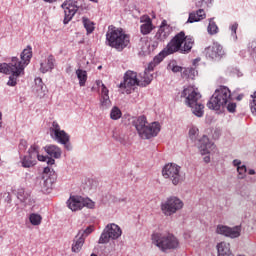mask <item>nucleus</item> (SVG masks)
Listing matches in <instances>:
<instances>
[{
  "label": "nucleus",
  "instance_id": "obj_3",
  "mask_svg": "<svg viewBox=\"0 0 256 256\" xmlns=\"http://www.w3.org/2000/svg\"><path fill=\"white\" fill-rule=\"evenodd\" d=\"M181 97L185 99V105L190 107L195 117L205 115V105L201 102V93L195 86H187L183 89Z\"/></svg>",
  "mask_w": 256,
  "mask_h": 256
},
{
  "label": "nucleus",
  "instance_id": "obj_1",
  "mask_svg": "<svg viewBox=\"0 0 256 256\" xmlns=\"http://www.w3.org/2000/svg\"><path fill=\"white\" fill-rule=\"evenodd\" d=\"M193 38L191 36H185V32L181 31L176 34L173 39L167 44V46L154 57L153 61L156 65H159L165 57L173 55V53H189L193 49Z\"/></svg>",
  "mask_w": 256,
  "mask_h": 256
},
{
  "label": "nucleus",
  "instance_id": "obj_14",
  "mask_svg": "<svg viewBox=\"0 0 256 256\" xmlns=\"http://www.w3.org/2000/svg\"><path fill=\"white\" fill-rule=\"evenodd\" d=\"M49 133L51 139L57 143H67V141H70L71 139L65 130H61V126L59 123H57V121L52 122L49 128Z\"/></svg>",
  "mask_w": 256,
  "mask_h": 256
},
{
  "label": "nucleus",
  "instance_id": "obj_15",
  "mask_svg": "<svg viewBox=\"0 0 256 256\" xmlns=\"http://www.w3.org/2000/svg\"><path fill=\"white\" fill-rule=\"evenodd\" d=\"M218 235H224L230 237V239H237L241 235V226H235L233 228L223 225H218L216 228Z\"/></svg>",
  "mask_w": 256,
  "mask_h": 256
},
{
  "label": "nucleus",
  "instance_id": "obj_24",
  "mask_svg": "<svg viewBox=\"0 0 256 256\" xmlns=\"http://www.w3.org/2000/svg\"><path fill=\"white\" fill-rule=\"evenodd\" d=\"M84 243H85V237H83V234L78 233L72 244V252L79 253L81 249H83Z\"/></svg>",
  "mask_w": 256,
  "mask_h": 256
},
{
  "label": "nucleus",
  "instance_id": "obj_16",
  "mask_svg": "<svg viewBox=\"0 0 256 256\" xmlns=\"http://www.w3.org/2000/svg\"><path fill=\"white\" fill-rule=\"evenodd\" d=\"M135 85H139V79H137V72L128 70L124 75V81L120 83V89H131V87H135Z\"/></svg>",
  "mask_w": 256,
  "mask_h": 256
},
{
  "label": "nucleus",
  "instance_id": "obj_51",
  "mask_svg": "<svg viewBox=\"0 0 256 256\" xmlns=\"http://www.w3.org/2000/svg\"><path fill=\"white\" fill-rule=\"evenodd\" d=\"M184 239H185L186 241H189V239H191V232H185V233H184Z\"/></svg>",
  "mask_w": 256,
  "mask_h": 256
},
{
  "label": "nucleus",
  "instance_id": "obj_30",
  "mask_svg": "<svg viewBox=\"0 0 256 256\" xmlns=\"http://www.w3.org/2000/svg\"><path fill=\"white\" fill-rule=\"evenodd\" d=\"M76 75H77L80 87H85V84L87 83V71L83 69H77Z\"/></svg>",
  "mask_w": 256,
  "mask_h": 256
},
{
  "label": "nucleus",
  "instance_id": "obj_40",
  "mask_svg": "<svg viewBox=\"0 0 256 256\" xmlns=\"http://www.w3.org/2000/svg\"><path fill=\"white\" fill-rule=\"evenodd\" d=\"M237 171H238V179H245L247 175V166L242 164V166H238Z\"/></svg>",
  "mask_w": 256,
  "mask_h": 256
},
{
  "label": "nucleus",
  "instance_id": "obj_23",
  "mask_svg": "<svg viewBox=\"0 0 256 256\" xmlns=\"http://www.w3.org/2000/svg\"><path fill=\"white\" fill-rule=\"evenodd\" d=\"M44 149L50 157H53L54 159H61V155L63 152L61 151V148H59V146L51 144L45 146Z\"/></svg>",
  "mask_w": 256,
  "mask_h": 256
},
{
  "label": "nucleus",
  "instance_id": "obj_22",
  "mask_svg": "<svg viewBox=\"0 0 256 256\" xmlns=\"http://www.w3.org/2000/svg\"><path fill=\"white\" fill-rule=\"evenodd\" d=\"M111 107V99L109 98V89H103L100 93V109H109Z\"/></svg>",
  "mask_w": 256,
  "mask_h": 256
},
{
  "label": "nucleus",
  "instance_id": "obj_29",
  "mask_svg": "<svg viewBox=\"0 0 256 256\" xmlns=\"http://www.w3.org/2000/svg\"><path fill=\"white\" fill-rule=\"evenodd\" d=\"M17 199L21 201V203H25V205H29L31 203V195L25 192V189H18Z\"/></svg>",
  "mask_w": 256,
  "mask_h": 256
},
{
  "label": "nucleus",
  "instance_id": "obj_32",
  "mask_svg": "<svg viewBox=\"0 0 256 256\" xmlns=\"http://www.w3.org/2000/svg\"><path fill=\"white\" fill-rule=\"evenodd\" d=\"M21 165L25 169L30 168V167H35V165H37V160H34L29 155H27L21 159Z\"/></svg>",
  "mask_w": 256,
  "mask_h": 256
},
{
  "label": "nucleus",
  "instance_id": "obj_34",
  "mask_svg": "<svg viewBox=\"0 0 256 256\" xmlns=\"http://www.w3.org/2000/svg\"><path fill=\"white\" fill-rule=\"evenodd\" d=\"M39 145H31L28 149V155L30 156V159H33L34 161H37V157H39Z\"/></svg>",
  "mask_w": 256,
  "mask_h": 256
},
{
  "label": "nucleus",
  "instance_id": "obj_48",
  "mask_svg": "<svg viewBox=\"0 0 256 256\" xmlns=\"http://www.w3.org/2000/svg\"><path fill=\"white\" fill-rule=\"evenodd\" d=\"M61 145H64L65 149H67V151H71V149H73V146H71V143H69V141H67L66 143H60Z\"/></svg>",
  "mask_w": 256,
  "mask_h": 256
},
{
  "label": "nucleus",
  "instance_id": "obj_25",
  "mask_svg": "<svg viewBox=\"0 0 256 256\" xmlns=\"http://www.w3.org/2000/svg\"><path fill=\"white\" fill-rule=\"evenodd\" d=\"M218 256H233L231 245L227 242H220L217 245Z\"/></svg>",
  "mask_w": 256,
  "mask_h": 256
},
{
  "label": "nucleus",
  "instance_id": "obj_37",
  "mask_svg": "<svg viewBox=\"0 0 256 256\" xmlns=\"http://www.w3.org/2000/svg\"><path fill=\"white\" fill-rule=\"evenodd\" d=\"M121 110L118 107H113L110 111V119L113 121H117V119H121Z\"/></svg>",
  "mask_w": 256,
  "mask_h": 256
},
{
  "label": "nucleus",
  "instance_id": "obj_28",
  "mask_svg": "<svg viewBox=\"0 0 256 256\" xmlns=\"http://www.w3.org/2000/svg\"><path fill=\"white\" fill-rule=\"evenodd\" d=\"M40 186L42 193H51L53 181L51 180V178H42L40 181Z\"/></svg>",
  "mask_w": 256,
  "mask_h": 256
},
{
  "label": "nucleus",
  "instance_id": "obj_10",
  "mask_svg": "<svg viewBox=\"0 0 256 256\" xmlns=\"http://www.w3.org/2000/svg\"><path fill=\"white\" fill-rule=\"evenodd\" d=\"M183 205L181 199L176 196H171L161 203V211L165 217H171V215H175L177 211H181Z\"/></svg>",
  "mask_w": 256,
  "mask_h": 256
},
{
  "label": "nucleus",
  "instance_id": "obj_44",
  "mask_svg": "<svg viewBox=\"0 0 256 256\" xmlns=\"http://www.w3.org/2000/svg\"><path fill=\"white\" fill-rule=\"evenodd\" d=\"M19 150L26 151L27 150V140H21L19 143Z\"/></svg>",
  "mask_w": 256,
  "mask_h": 256
},
{
  "label": "nucleus",
  "instance_id": "obj_56",
  "mask_svg": "<svg viewBox=\"0 0 256 256\" xmlns=\"http://www.w3.org/2000/svg\"><path fill=\"white\" fill-rule=\"evenodd\" d=\"M43 1H45V3H55V1L57 0H43Z\"/></svg>",
  "mask_w": 256,
  "mask_h": 256
},
{
  "label": "nucleus",
  "instance_id": "obj_11",
  "mask_svg": "<svg viewBox=\"0 0 256 256\" xmlns=\"http://www.w3.org/2000/svg\"><path fill=\"white\" fill-rule=\"evenodd\" d=\"M121 235H123V231L121 230V227H119V225L115 223L108 224L100 235L98 243L99 245H105L106 243H109L111 239H119Z\"/></svg>",
  "mask_w": 256,
  "mask_h": 256
},
{
  "label": "nucleus",
  "instance_id": "obj_21",
  "mask_svg": "<svg viewBox=\"0 0 256 256\" xmlns=\"http://www.w3.org/2000/svg\"><path fill=\"white\" fill-rule=\"evenodd\" d=\"M207 17L204 9H199L197 11H193L189 14L187 23H199V21H203Z\"/></svg>",
  "mask_w": 256,
  "mask_h": 256
},
{
  "label": "nucleus",
  "instance_id": "obj_39",
  "mask_svg": "<svg viewBox=\"0 0 256 256\" xmlns=\"http://www.w3.org/2000/svg\"><path fill=\"white\" fill-rule=\"evenodd\" d=\"M238 28H239V24L237 22H234L229 26V29L231 31V38L233 39V41L237 40V29Z\"/></svg>",
  "mask_w": 256,
  "mask_h": 256
},
{
  "label": "nucleus",
  "instance_id": "obj_38",
  "mask_svg": "<svg viewBox=\"0 0 256 256\" xmlns=\"http://www.w3.org/2000/svg\"><path fill=\"white\" fill-rule=\"evenodd\" d=\"M141 78L145 85H149V83L153 81V74L147 70H144V73L141 75Z\"/></svg>",
  "mask_w": 256,
  "mask_h": 256
},
{
  "label": "nucleus",
  "instance_id": "obj_55",
  "mask_svg": "<svg viewBox=\"0 0 256 256\" xmlns=\"http://www.w3.org/2000/svg\"><path fill=\"white\" fill-rule=\"evenodd\" d=\"M141 41L146 42L147 47H151V44H148V43H147V38H144V39H143V38H141Z\"/></svg>",
  "mask_w": 256,
  "mask_h": 256
},
{
  "label": "nucleus",
  "instance_id": "obj_12",
  "mask_svg": "<svg viewBox=\"0 0 256 256\" xmlns=\"http://www.w3.org/2000/svg\"><path fill=\"white\" fill-rule=\"evenodd\" d=\"M68 207L71 211H81L83 207L88 209H95V202L89 198H83L81 196H72L67 201Z\"/></svg>",
  "mask_w": 256,
  "mask_h": 256
},
{
  "label": "nucleus",
  "instance_id": "obj_6",
  "mask_svg": "<svg viewBox=\"0 0 256 256\" xmlns=\"http://www.w3.org/2000/svg\"><path fill=\"white\" fill-rule=\"evenodd\" d=\"M106 43L117 51H123L129 45V35L121 28L109 29L106 33Z\"/></svg>",
  "mask_w": 256,
  "mask_h": 256
},
{
  "label": "nucleus",
  "instance_id": "obj_31",
  "mask_svg": "<svg viewBox=\"0 0 256 256\" xmlns=\"http://www.w3.org/2000/svg\"><path fill=\"white\" fill-rule=\"evenodd\" d=\"M197 75H198V72H197V69H195V67L184 68L182 72V77H186L187 79H195Z\"/></svg>",
  "mask_w": 256,
  "mask_h": 256
},
{
  "label": "nucleus",
  "instance_id": "obj_18",
  "mask_svg": "<svg viewBox=\"0 0 256 256\" xmlns=\"http://www.w3.org/2000/svg\"><path fill=\"white\" fill-rule=\"evenodd\" d=\"M171 33H173V28H171V26L167 25L166 22L163 21L154 38L157 41H165V39H167Z\"/></svg>",
  "mask_w": 256,
  "mask_h": 256
},
{
  "label": "nucleus",
  "instance_id": "obj_42",
  "mask_svg": "<svg viewBox=\"0 0 256 256\" xmlns=\"http://www.w3.org/2000/svg\"><path fill=\"white\" fill-rule=\"evenodd\" d=\"M36 159H38V161H42L43 163H45V161H47V163L49 165H54L55 164V159L49 158V157L41 155V154H38Z\"/></svg>",
  "mask_w": 256,
  "mask_h": 256
},
{
  "label": "nucleus",
  "instance_id": "obj_58",
  "mask_svg": "<svg viewBox=\"0 0 256 256\" xmlns=\"http://www.w3.org/2000/svg\"><path fill=\"white\" fill-rule=\"evenodd\" d=\"M3 120V113L0 112V121Z\"/></svg>",
  "mask_w": 256,
  "mask_h": 256
},
{
  "label": "nucleus",
  "instance_id": "obj_27",
  "mask_svg": "<svg viewBox=\"0 0 256 256\" xmlns=\"http://www.w3.org/2000/svg\"><path fill=\"white\" fill-rule=\"evenodd\" d=\"M18 60H19V58L12 57L10 63L0 64V73H4L5 75H9V70H11L14 65H17Z\"/></svg>",
  "mask_w": 256,
  "mask_h": 256
},
{
  "label": "nucleus",
  "instance_id": "obj_60",
  "mask_svg": "<svg viewBox=\"0 0 256 256\" xmlns=\"http://www.w3.org/2000/svg\"><path fill=\"white\" fill-rule=\"evenodd\" d=\"M1 127H3V122H1V120H0V129H1Z\"/></svg>",
  "mask_w": 256,
  "mask_h": 256
},
{
  "label": "nucleus",
  "instance_id": "obj_26",
  "mask_svg": "<svg viewBox=\"0 0 256 256\" xmlns=\"http://www.w3.org/2000/svg\"><path fill=\"white\" fill-rule=\"evenodd\" d=\"M142 35H149L153 31V21L150 17H146L144 23L140 26Z\"/></svg>",
  "mask_w": 256,
  "mask_h": 256
},
{
  "label": "nucleus",
  "instance_id": "obj_45",
  "mask_svg": "<svg viewBox=\"0 0 256 256\" xmlns=\"http://www.w3.org/2000/svg\"><path fill=\"white\" fill-rule=\"evenodd\" d=\"M157 67V64L152 60L149 64L148 67L145 69V71H148L151 73Z\"/></svg>",
  "mask_w": 256,
  "mask_h": 256
},
{
  "label": "nucleus",
  "instance_id": "obj_5",
  "mask_svg": "<svg viewBox=\"0 0 256 256\" xmlns=\"http://www.w3.org/2000/svg\"><path fill=\"white\" fill-rule=\"evenodd\" d=\"M132 125L135 127L141 139H153L161 131V125L158 122L149 123L145 116L134 118Z\"/></svg>",
  "mask_w": 256,
  "mask_h": 256
},
{
  "label": "nucleus",
  "instance_id": "obj_41",
  "mask_svg": "<svg viewBox=\"0 0 256 256\" xmlns=\"http://www.w3.org/2000/svg\"><path fill=\"white\" fill-rule=\"evenodd\" d=\"M30 223L32 225H41V215L39 214H31L30 217Z\"/></svg>",
  "mask_w": 256,
  "mask_h": 256
},
{
  "label": "nucleus",
  "instance_id": "obj_61",
  "mask_svg": "<svg viewBox=\"0 0 256 256\" xmlns=\"http://www.w3.org/2000/svg\"><path fill=\"white\" fill-rule=\"evenodd\" d=\"M90 1H94V2H96L97 0H90Z\"/></svg>",
  "mask_w": 256,
  "mask_h": 256
},
{
  "label": "nucleus",
  "instance_id": "obj_43",
  "mask_svg": "<svg viewBox=\"0 0 256 256\" xmlns=\"http://www.w3.org/2000/svg\"><path fill=\"white\" fill-rule=\"evenodd\" d=\"M78 233H81L82 234V237H87L88 235H91V233H93V227L90 226V227H87L85 230H80Z\"/></svg>",
  "mask_w": 256,
  "mask_h": 256
},
{
  "label": "nucleus",
  "instance_id": "obj_52",
  "mask_svg": "<svg viewBox=\"0 0 256 256\" xmlns=\"http://www.w3.org/2000/svg\"><path fill=\"white\" fill-rule=\"evenodd\" d=\"M199 61H201V59L199 58H196L195 60H193V66L195 67L197 63H199Z\"/></svg>",
  "mask_w": 256,
  "mask_h": 256
},
{
  "label": "nucleus",
  "instance_id": "obj_17",
  "mask_svg": "<svg viewBox=\"0 0 256 256\" xmlns=\"http://www.w3.org/2000/svg\"><path fill=\"white\" fill-rule=\"evenodd\" d=\"M62 9L64 10V25H67L73 17H75V13L79 11V7L71 2H64L62 4Z\"/></svg>",
  "mask_w": 256,
  "mask_h": 256
},
{
  "label": "nucleus",
  "instance_id": "obj_46",
  "mask_svg": "<svg viewBox=\"0 0 256 256\" xmlns=\"http://www.w3.org/2000/svg\"><path fill=\"white\" fill-rule=\"evenodd\" d=\"M96 85L98 88L101 89V93H103L104 89H108L107 86H105V84L101 80H96Z\"/></svg>",
  "mask_w": 256,
  "mask_h": 256
},
{
  "label": "nucleus",
  "instance_id": "obj_9",
  "mask_svg": "<svg viewBox=\"0 0 256 256\" xmlns=\"http://www.w3.org/2000/svg\"><path fill=\"white\" fill-rule=\"evenodd\" d=\"M164 179H169L172 184L179 185L185 179V174L181 171V166L175 163H168L162 169Z\"/></svg>",
  "mask_w": 256,
  "mask_h": 256
},
{
  "label": "nucleus",
  "instance_id": "obj_47",
  "mask_svg": "<svg viewBox=\"0 0 256 256\" xmlns=\"http://www.w3.org/2000/svg\"><path fill=\"white\" fill-rule=\"evenodd\" d=\"M202 7H213V0H202Z\"/></svg>",
  "mask_w": 256,
  "mask_h": 256
},
{
  "label": "nucleus",
  "instance_id": "obj_50",
  "mask_svg": "<svg viewBox=\"0 0 256 256\" xmlns=\"http://www.w3.org/2000/svg\"><path fill=\"white\" fill-rule=\"evenodd\" d=\"M159 43H161V41H159L157 39L155 41H153L151 44L152 48L157 49L159 47Z\"/></svg>",
  "mask_w": 256,
  "mask_h": 256
},
{
  "label": "nucleus",
  "instance_id": "obj_13",
  "mask_svg": "<svg viewBox=\"0 0 256 256\" xmlns=\"http://www.w3.org/2000/svg\"><path fill=\"white\" fill-rule=\"evenodd\" d=\"M205 57L210 61H221L225 57V50L219 42H214L204 50Z\"/></svg>",
  "mask_w": 256,
  "mask_h": 256
},
{
  "label": "nucleus",
  "instance_id": "obj_59",
  "mask_svg": "<svg viewBox=\"0 0 256 256\" xmlns=\"http://www.w3.org/2000/svg\"><path fill=\"white\" fill-rule=\"evenodd\" d=\"M103 69V66H98V70L101 71Z\"/></svg>",
  "mask_w": 256,
  "mask_h": 256
},
{
  "label": "nucleus",
  "instance_id": "obj_53",
  "mask_svg": "<svg viewBox=\"0 0 256 256\" xmlns=\"http://www.w3.org/2000/svg\"><path fill=\"white\" fill-rule=\"evenodd\" d=\"M243 97H244L243 94H239L236 99H237V101H241V99H243Z\"/></svg>",
  "mask_w": 256,
  "mask_h": 256
},
{
  "label": "nucleus",
  "instance_id": "obj_54",
  "mask_svg": "<svg viewBox=\"0 0 256 256\" xmlns=\"http://www.w3.org/2000/svg\"><path fill=\"white\" fill-rule=\"evenodd\" d=\"M204 161L205 163H209V161H211V158L209 156L204 157Z\"/></svg>",
  "mask_w": 256,
  "mask_h": 256
},
{
  "label": "nucleus",
  "instance_id": "obj_19",
  "mask_svg": "<svg viewBox=\"0 0 256 256\" xmlns=\"http://www.w3.org/2000/svg\"><path fill=\"white\" fill-rule=\"evenodd\" d=\"M55 69V56L49 55L47 59H45L40 64L41 73H49V71H53Z\"/></svg>",
  "mask_w": 256,
  "mask_h": 256
},
{
  "label": "nucleus",
  "instance_id": "obj_7",
  "mask_svg": "<svg viewBox=\"0 0 256 256\" xmlns=\"http://www.w3.org/2000/svg\"><path fill=\"white\" fill-rule=\"evenodd\" d=\"M189 139L198 147L201 155H209L213 149H215V144L209 141V137L204 135L199 138V128L197 126H191L189 129Z\"/></svg>",
  "mask_w": 256,
  "mask_h": 256
},
{
  "label": "nucleus",
  "instance_id": "obj_49",
  "mask_svg": "<svg viewBox=\"0 0 256 256\" xmlns=\"http://www.w3.org/2000/svg\"><path fill=\"white\" fill-rule=\"evenodd\" d=\"M233 165H234V167H237V169H239V167L243 166V164H241V160H239V159L233 160Z\"/></svg>",
  "mask_w": 256,
  "mask_h": 256
},
{
  "label": "nucleus",
  "instance_id": "obj_2",
  "mask_svg": "<svg viewBox=\"0 0 256 256\" xmlns=\"http://www.w3.org/2000/svg\"><path fill=\"white\" fill-rule=\"evenodd\" d=\"M208 109L212 111H221L227 109L228 113L237 111V103L231 98V90L226 86H220L207 102Z\"/></svg>",
  "mask_w": 256,
  "mask_h": 256
},
{
  "label": "nucleus",
  "instance_id": "obj_35",
  "mask_svg": "<svg viewBox=\"0 0 256 256\" xmlns=\"http://www.w3.org/2000/svg\"><path fill=\"white\" fill-rule=\"evenodd\" d=\"M83 25L88 35H90V33H93V31H95V23H93V21L87 18H83Z\"/></svg>",
  "mask_w": 256,
  "mask_h": 256
},
{
  "label": "nucleus",
  "instance_id": "obj_20",
  "mask_svg": "<svg viewBox=\"0 0 256 256\" xmlns=\"http://www.w3.org/2000/svg\"><path fill=\"white\" fill-rule=\"evenodd\" d=\"M35 86L33 88V91L36 93L37 97L40 99H43L45 95H47V86L43 84V79L41 78H35Z\"/></svg>",
  "mask_w": 256,
  "mask_h": 256
},
{
  "label": "nucleus",
  "instance_id": "obj_57",
  "mask_svg": "<svg viewBox=\"0 0 256 256\" xmlns=\"http://www.w3.org/2000/svg\"><path fill=\"white\" fill-rule=\"evenodd\" d=\"M248 173H249V175H255V170L250 169Z\"/></svg>",
  "mask_w": 256,
  "mask_h": 256
},
{
  "label": "nucleus",
  "instance_id": "obj_33",
  "mask_svg": "<svg viewBox=\"0 0 256 256\" xmlns=\"http://www.w3.org/2000/svg\"><path fill=\"white\" fill-rule=\"evenodd\" d=\"M207 32H208L209 35H217V33H219V27L217 26V23H215L213 18L209 19Z\"/></svg>",
  "mask_w": 256,
  "mask_h": 256
},
{
  "label": "nucleus",
  "instance_id": "obj_4",
  "mask_svg": "<svg viewBox=\"0 0 256 256\" xmlns=\"http://www.w3.org/2000/svg\"><path fill=\"white\" fill-rule=\"evenodd\" d=\"M21 60H18L16 65L12 66L9 70V80L7 82L8 87H15L17 85V79L25 73V68L29 65L31 58L33 57V52L31 51V46H27L26 49L20 55Z\"/></svg>",
  "mask_w": 256,
  "mask_h": 256
},
{
  "label": "nucleus",
  "instance_id": "obj_36",
  "mask_svg": "<svg viewBox=\"0 0 256 256\" xmlns=\"http://www.w3.org/2000/svg\"><path fill=\"white\" fill-rule=\"evenodd\" d=\"M168 69L173 73H181V71H183V67L177 65V61L175 60L169 62Z\"/></svg>",
  "mask_w": 256,
  "mask_h": 256
},
{
  "label": "nucleus",
  "instance_id": "obj_8",
  "mask_svg": "<svg viewBox=\"0 0 256 256\" xmlns=\"http://www.w3.org/2000/svg\"><path fill=\"white\" fill-rule=\"evenodd\" d=\"M152 243L159 248L160 251H171V249L179 248V240L173 234H152Z\"/></svg>",
  "mask_w": 256,
  "mask_h": 256
}]
</instances>
